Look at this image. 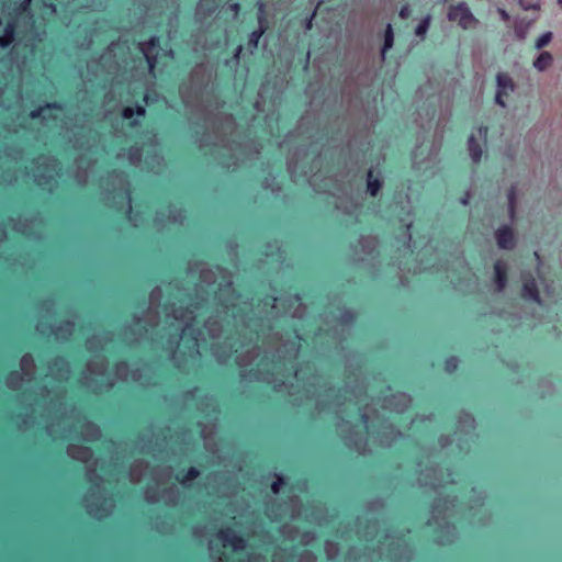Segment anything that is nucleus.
<instances>
[{
    "label": "nucleus",
    "instance_id": "nucleus-1",
    "mask_svg": "<svg viewBox=\"0 0 562 562\" xmlns=\"http://www.w3.org/2000/svg\"><path fill=\"white\" fill-rule=\"evenodd\" d=\"M212 536L210 549L216 562H232L234 553L246 551V535H238L233 526H222Z\"/></svg>",
    "mask_w": 562,
    "mask_h": 562
},
{
    "label": "nucleus",
    "instance_id": "nucleus-2",
    "mask_svg": "<svg viewBox=\"0 0 562 562\" xmlns=\"http://www.w3.org/2000/svg\"><path fill=\"white\" fill-rule=\"evenodd\" d=\"M448 19L452 22H458L464 30H468L477 23V20L464 2L451 5L448 11Z\"/></svg>",
    "mask_w": 562,
    "mask_h": 562
},
{
    "label": "nucleus",
    "instance_id": "nucleus-3",
    "mask_svg": "<svg viewBox=\"0 0 562 562\" xmlns=\"http://www.w3.org/2000/svg\"><path fill=\"white\" fill-rule=\"evenodd\" d=\"M270 375L268 383L271 384L272 390L280 391L282 386H284L286 380L295 375V371L282 363H276Z\"/></svg>",
    "mask_w": 562,
    "mask_h": 562
},
{
    "label": "nucleus",
    "instance_id": "nucleus-4",
    "mask_svg": "<svg viewBox=\"0 0 562 562\" xmlns=\"http://www.w3.org/2000/svg\"><path fill=\"white\" fill-rule=\"evenodd\" d=\"M495 239L497 246L504 250H513L517 244L516 234L508 225H503L495 231Z\"/></svg>",
    "mask_w": 562,
    "mask_h": 562
},
{
    "label": "nucleus",
    "instance_id": "nucleus-5",
    "mask_svg": "<svg viewBox=\"0 0 562 562\" xmlns=\"http://www.w3.org/2000/svg\"><path fill=\"white\" fill-rule=\"evenodd\" d=\"M497 92L495 101L501 106H505L504 97H508L509 92L514 91L515 85L508 74L499 72L496 77Z\"/></svg>",
    "mask_w": 562,
    "mask_h": 562
},
{
    "label": "nucleus",
    "instance_id": "nucleus-6",
    "mask_svg": "<svg viewBox=\"0 0 562 562\" xmlns=\"http://www.w3.org/2000/svg\"><path fill=\"white\" fill-rule=\"evenodd\" d=\"M145 46H146L145 49H143L145 59L148 65L149 71L154 72V70L158 64L157 49L159 48V38L157 36H151L147 41Z\"/></svg>",
    "mask_w": 562,
    "mask_h": 562
},
{
    "label": "nucleus",
    "instance_id": "nucleus-7",
    "mask_svg": "<svg viewBox=\"0 0 562 562\" xmlns=\"http://www.w3.org/2000/svg\"><path fill=\"white\" fill-rule=\"evenodd\" d=\"M146 115V109L143 104L136 103L135 105L125 106L122 110V116L124 120L128 121V127L135 128L139 125L138 117H144Z\"/></svg>",
    "mask_w": 562,
    "mask_h": 562
},
{
    "label": "nucleus",
    "instance_id": "nucleus-8",
    "mask_svg": "<svg viewBox=\"0 0 562 562\" xmlns=\"http://www.w3.org/2000/svg\"><path fill=\"white\" fill-rule=\"evenodd\" d=\"M521 296L526 300H530L535 303L541 304L539 290L536 280L531 274L524 276Z\"/></svg>",
    "mask_w": 562,
    "mask_h": 562
},
{
    "label": "nucleus",
    "instance_id": "nucleus-9",
    "mask_svg": "<svg viewBox=\"0 0 562 562\" xmlns=\"http://www.w3.org/2000/svg\"><path fill=\"white\" fill-rule=\"evenodd\" d=\"M265 5L260 4L259 7V18H258V30L252 31L248 34V48L251 46H256L259 38L266 33L268 30V21L263 16Z\"/></svg>",
    "mask_w": 562,
    "mask_h": 562
},
{
    "label": "nucleus",
    "instance_id": "nucleus-10",
    "mask_svg": "<svg viewBox=\"0 0 562 562\" xmlns=\"http://www.w3.org/2000/svg\"><path fill=\"white\" fill-rule=\"evenodd\" d=\"M507 280V266L505 262L497 260L494 265V281L498 292L505 290Z\"/></svg>",
    "mask_w": 562,
    "mask_h": 562
},
{
    "label": "nucleus",
    "instance_id": "nucleus-11",
    "mask_svg": "<svg viewBox=\"0 0 562 562\" xmlns=\"http://www.w3.org/2000/svg\"><path fill=\"white\" fill-rule=\"evenodd\" d=\"M16 35V21L10 20L5 23L2 34L0 35V47L5 49L12 45Z\"/></svg>",
    "mask_w": 562,
    "mask_h": 562
},
{
    "label": "nucleus",
    "instance_id": "nucleus-12",
    "mask_svg": "<svg viewBox=\"0 0 562 562\" xmlns=\"http://www.w3.org/2000/svg\"><path fill=\"white\" fill-rule=\"evenodd\" d=\"M224 0H201L198 5V12L209 18L216 12Z\"/></svg>",
    "mask_w": 562,
    "mask_h": 562
},
{
    "label": "nucleus",
    "instance_id": "nucleus-13",
    "mask_svg": "<svg viewBox=\"0 0 562 562\" xmlns=\"http://www.w3.org/2000/svg\"><path fill=\"white\" fill-rule=\"evenodd\" d=\"M200 476V470L195 467H189L186 470H182L177 473L176 480L182 484L187 485L189 482L196 480Z\"/></svg>",
    "mask_w": 562,
    "mask_h": 562
},
{
    "label": "nucleus",
    "instance_id": "nucleus-14",
    "mask_svg": "<svg viewBox=\"0 0 562 562\" xmlns=\"http://www.w3.org/2000/svg\"><path fill=\"white\" fill-rule=\"evenodd\" d=\"M382 189V181L374 177L373 170L370 169L367 173V190L370 196H378L380 190Z\"/></svg>",
    "mask_w": 562,
    "mask_h": 562
},
{
    "label": "nucleus",
    "instance_id": "nucleus-15",
    "mask_svg": "<svg viewBox=\"0 0 562 562\" xmlns=\"http://www.w3.org/2000/svg\"><path fill=\"white\" fill-rule=\"evenodd\" d=\"M553 63V56L549 52H541L540 55L533 60V67L538 71L547 70Z\"/></svg>",
    "mask_w": 562,
    "mask_h": 562
},
{
    "label": "nucleus",
    "instance_id": "nucleus-16",
    "mask_svg": "<svg viewBox=\"0 0 562 562\" xmlns=\"http://www.w3.org/2000/svg\"><path fill=\"white\" fill-rule=\"evenodd\" d=\"M469 153L473 162H480L483 154L481 144L475 139L474 135L471 134L468 139Z\"/></svg>",
    "mask_w": 562,
    "mask_h": 562
},
{
    "label": "nucleus",
    "instance_id": "nucleus-17",
    "mask_svg": "<svg viewBox=\"0 0 562 562\" xmlns=\"http://www.w3.org/2000/svg\"><path fill=\"white\" fill-rule=\"evenodd\" d=\"M281 504L277 499H270L265 503V515L271 520L277 521L280 518Z\"/></svg>",
    "mask_w": 562,
    "mask_h": 562
},
{
    "label": "nucleus",
    "instance_id": "nucleus-18",
    "mask_svg": "<svg viewBox=\"0 0 562 562\" xmlns=\"http://www.w3.org/2000/svg\"><path fill=\"white\" fill-rule=\"evenodd\" d=\"M507 200H508V213L509 217L514 220L516 216V209H517V192L516 188L512 187L507 192Z\"/></svg>",
    "mask_w": 562,
    "mask_h": 562
},
{
    "label": "nucleus",
    "instance_id": "nucleus-19",
    "mask_svg": "<svg viewBox=\"0 0 562 562\" xmlns=\"http://www.w3.org/2000/svg\"><path fill=\"white\" fill-rule=\"evenodd\" d=\"M274 481L270 485V491L273 495H278L281 488L288 485L286 479L281 473H273Z\"/></svg>",
    "mask_w": 562,
    "mask_h": 562
},
{
    "label": "nucleus",
    "instance_id": "nucleus-20",
    "mask_svg": "<svg viewBox=\"0 0 562 562\" xmlns=\"http://www.w3.org/2000/svg\"><path fill=\"white\" fill-rule=\"evenodd\" d=\"M394 43V33L391 24H387L384 32V42L382 47V56L384 57L385 53L392 48Z\"/></svg>",
    "mask_w": 562,
    "mask_h": 562
},
{
    "label": "nucleus",
    "instance_id": "nucleus-21",
    "mask_svg": "<svg viewBox=\"0 0 562 562\" xmlns=\"http://www.w3.org/2000/svg\"><path fill=\"white\" fill-rule=\"evenodd\" d=\"M430 21H431V18L430 15H427L426 18H424L419 23L418 25L416 26L415 29V34L418 36V37H424L430 26Z\"/></svg>",
    "mask_w": 562,
    "mask_h": 562
},
{
    "label": "nucleus",
    "instance_id": "nucleus-22",
    "mask_svg": "<svg viewBox=\"0 0 562 562\" xmlns=\"http://www.w3.org/2000/svg\"><path fill=\"white\" fill-rule=\"evenodd\" d=\"M44 109H54V110H59L60 109V104L57 103V102H52V103H46L45 106H38L37 109H34L30 112V117L32 120H35V119H38L41 117Z\"/></svg>",
    "mask_w": 562,
    "mask_h": 562
},
{
    "label": "nucleus",
    "instance_id": "nucleus-23",
    "mask_svg": "<svg viewBox=\"0 0 562 562\" xmlns=\"http://www.w3.org/2000/svg\"><path fill=\"white\" fill-rule=\"evenodd\" d=\"M552 33L551 32H544L542 33L536 41H535V49H542L546 47L552 40Z\"/></svg>",
    "mask_w": 562,
    "mask_h": 562
},
{
    "label": "nucleus",
    "instance_id": "nucleus-24",
    "mask_svg": "<svg viewBox=\"0 0 562 562\" xmlns=\"http://www.w3.org/2000/svg\"><path fill=\"white\" fill-rule=\"evenodd\" d=\"M459 361L456 357H449L445 361V368L448 372L452 373L457 370Z\"/></svg>",
    "mask_w": 562,
    "mask_h": 562
},
{
    "label": "nucleus",
    "instance_id": "nucleus-25",
    "mask_svg": "<svg viewBox=\"0 0 562 562\" xmlns=\"http://www.w3.org/2000/svg\"><path fill=\"white\" fill-rule=\"evenodd\" d=\"M411 15V9L407 4L403 5L400 10V16L402 19H407Z\"/></svg>",
    "mask_w": 562,
    "mask_h": 562
},
{
    "label": "nucleus",
    "instance_id": "nucleus-26",
    "mask_svg": "<svg viewBox=\"0 0 562 562\" xmlns=\"http://www.w3.org/2000/svg\"><path fill=\"white\" fill-rule=\"evenodd\" d=\"M487 132H488V128H487L486 126H483V125H482V126H480V127L477 128V134H479V136H480L481 138H483L484 140H485V139H486V137H487Z\"/></svg>",
    "mask_w": 562,
    "mask_h": 562
},
{
    "label": "nucleus",
    "instance_id": "nucleus-27",
    "mask_svg": "<svg viewBox=\"0 0 562 562\" xmlns=\"http://www.w3.org/2000/svg\"><path fill=\"white\" fill-rule=\"evenodd\" d=\"M9 380L19 381L21 380V374L18 371H11L8 375Z\"/></svg>",
    "mask_w": 562,
    "mask_h": 562
},
{
    "label": "nucleus",
    "instance_id": "nucleus-28",
    "mask_svg": "<svg viewBox=\"0 0 562 562\" xmlns=\"http://www.w3.org/2000/svg\"><path fill=\"white\" fill-rule=\"evenodd\" d=\"M231 8L233 11H235V13H237L239 11L240 5L238 3H233L231 4Z\"/></svg>",
    "mask_w": 562,
    "mask_h": 562
},
{
    "label": "nucleus",
    "instance_id": "nucleus-29",
    "mask_svg": "<svg viewBox=\"0 0 562 562\" xmlns=\"http://www.w3.org/2000/svg\"><path fill=\"white\" fill-rule=\"evenodd\" d=\"M245 376H246V371H245V369L243 368V366H240V370H239V378H240V380H243Z\"/></svg>",
    "mask_w": 562,
    "mask_h": 562
},
{
    "label": "nucleus",
    "instance_id": "nucleus-30",
    "mask_svg": "<svg viewBox=\"0 0 562 562\" xmlns=\"http://www.w3.org/2000/svg\"><path fill=\"white\" fill-rule=\"evenodd\" d=\"M499 13H501L503 20H507L508 19V14H507V12L505 10H499Z\"/></svg>",
    "mask_w": 562,
    "mask_h": 562
},
{
    "label": "nucleus",
    "instance_id": "nucleus-31",
    "mask_svg": "<svg viewBox=\"0 0 562 562\" xmlns=\"http://www.w3.org/2000/svg\"><path fill=\"white\" fill-rule=\"evenodd\" d=\"M30 360H31L30 355H25L24 357H22V362H29Z\"/></svg>",
    "mask_w": 562,
    "mask_h": 562
},
{
    "label": "nucleus",
    "instance_id": "nucleus-32",
    "mask_svg": "<svg viewBox=\"0 0 562 562\" xmlns=\"http://www.w3.org/2000/svg\"><path fill=\"white\" fill-rule=\"evenodd\" d=\"M30 1H31V0H24V1L22 2L21 7H22L23 9H25V8L29 5Z\"/></svg>",
    "mask_w": 562,
    "mask_h": 562
},
{
    "label": "nucleus",
    "instance_id": "nucleus-33",
    "mask_svg": "<svg viewBox=\"0 0 562 562\" xmlns=\"http://www.w3.org/2000/svg\"><path fill=\"white\" fill-rule=\"evenodd\" d=\"M143 101H144L145 103H148V94H145V95H144Z\"/></svg>",
    "mask_w": 562,
    "mask_h": 562
},
{
    "label": "nucleus",
    "instance_id": "nucleus-34",
    "mask_svg": "<svg viewBox=\"0 0 562 562\" xmlns=\"http://www.w3.org/2000/svg\"><path fill=\"white\" fill-rule=\"evenodd\" d=\"M247 561H248V562H251V553H250V552H248Z\"/></svg>",
    "mask_w": 562,
    "mask_h": 562
},
{
    "label": "nucleus",
    "instance_id": "nucleus-35",
    "mask_svg": "<svg viewBox=\"0 0 562 562\" xmlns=\"http://www.w3.org/2000/svg\"><path fill=\"white\" fill-rule=\"evenodd\" d=\"M241 52H243V46L240 45V46L238 47V56L241 54Z\"/></svg>",
    "mask_w": 562,
    "mask_h": 562
},
{
    "label": "nucleus",
    "instance_id": "nucleus-36",
    "mask_svg": "<svg viewBox=\"0 0 562 562\" xmlns=\"http://www.w3.org/2000/svg\"><path fill=\"white\" fill-rule=\"evenodd\" d=\"M271 301H272V303H274L277 301V297L276 296H271Z\"/></svg>",
    "mask_w": 562,
    "mask_h": 562
},
{
    "label": "nucleus",
    "instance_id": "nucleus-37",
    "mask_svg": "<svg viewBox=\"0 0 562 562\" xmlns=\"http://www.w3.org/2000/svg\"><path fill=\"white\" fill-rule=\"evenodd\" d=\"M95 509H97V510H100V509H101V506H100V505H95Z\"/></svg>",
    "mask_w": 562,
    "mask_h": 562
},
{
    "label": "nucleus",
    "instance_id": "nucleus-38",
    "mask_svg": "<svg viewBox=\"0 0 562 562\" xmlns=\"http://www.w3.org/2000/svg\"><path fill=\"white\" fill-rule=\"evenodd\" d=\"M363 420H367V415L361 416Z\"/></svg>",
    "mask_w": 562,
    "mask_h": 562
},
{
    "label": "nucleus",
    "instance_id": "nucleus-39",
    "mask_svg": "<svg viewBox=\"0 0 562 562\" xmlns=\"http://www.w3.org/2000/svg\"><path fill=\"white\" fill-rule=\"evenodd\" d=\"M238 562H245V560L243 558H239Z\"/></svg>",
    "mask_w": 562,
    "mask_h": 562
}]
</instances>
